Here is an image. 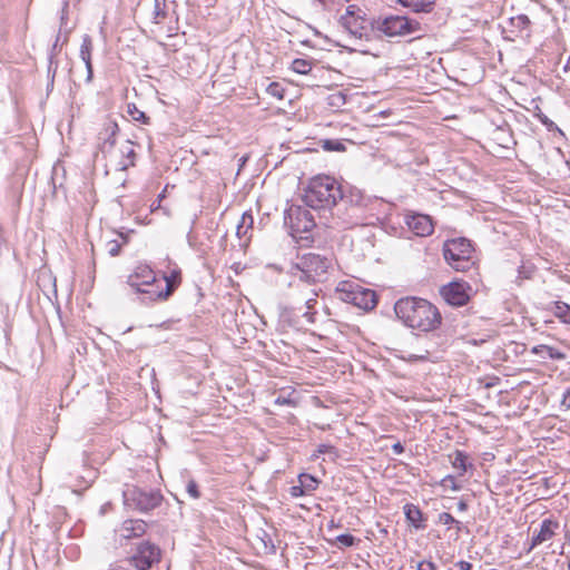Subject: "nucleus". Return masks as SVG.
Segmentation results:
<instances>
[{"instance_id":"1","label":"nucleus","mask_w":570,"mask_h":570,"mask_svg":"<svg viewBox=\"0 0 570 570\" xmlns=\"http://www.w3.org/2000/svg\"><path fill=\"white\" fill-rule=\"evenodd\" d=\"M394 312L399 320L410 328L430 332L441 324L439 309L423 298L404 297L396 301Z\"/></svg>"},{"instance_id":"2","label":"nucleus","mask_w":570,"mask_h":570,"mask_svg":"<svg viewBox=\"0 0 570 570\" xmlns=\"http://www.w3.org/2000/svg\"><path fill=\"white\" fill-rule=\"evenodd\" d=\"M338 199H343L340 184L327 175L313 177L304 190L303 202L313 209L332 208Z\"/></svg>"},{"instance_id":"3","label":"nucleus","mask_w":570,"mask_h":570,"mask_svg":"<svg viewBox=\"0 0 570 570\" xmlns=\"http://www.w3.org/2000/svg\"><path fill=\"white\" fill-rule=\"evenodd\" d=\"M318 291L315 287H307L306 293L303 294L304 308L303 306L291 307L281 306L278 313V324L283 330H295L299 331L305 328L306 325L314 324L316 322L317 311L315 305L317 304Z\"/></svg>"},{"instance_id":"4","label":"nucleus","mask_w":570,"mask_h":570,"mask_svg":"<svg viewBox=\"0 0 570 570\" xmlns=\"http://www.w3.org/2000/svg\"><path fill=\"white\" fill-rule=\"evenodd\" d=\"M332 265L331 257L309 252L299 256L297 262L292 264L289 273L298 281L312 285L323 282Z\"/></svg>"},{"instance_id":"5","label":"nucleus","mask_w":570,"mask_h":570,"mask_svg":"<svg viewBox=\"0 0 570 570\" xmlns=\"http://www.w3.org/2000/svg\"><path fill=\"white\" fill-rule=\"evenodd\" d=\"M127 283L137 293L145 295L149 302L164 299L170 294V283L168 282L165 289H161L154 271L148 265H138L128 276Z\"/></svg>"},{"instance_id":"6","label":"nucleus","mask_w":570,"mask_h":570,"mask_svg":"<svg viewBox=\"0 0 570 570\" xmlns=\"http://www.w3.org/2000/svg\"><path fill=\"white\" fill-rule=\"evenodd\" d=\"M474 248L468 238L448 239L443 244L445 262L456 272H470L474 268Z\"/></svg>"},{"instance_id":"7","label":"nucleus","mask_w":570,"mask_h":570,"mask_svg":"<svg viewBox=\"0 0 570 570\" xmlns=\"http://www.w3.org/2000/svg\"><path fill=\"white\" fill-rule=\"evenodd\" d=\"M341 301L368 311L377 304L376 294L373 289L365 288L354 281H342L336 287Z\"/></svg>"},{"instance_id":"8","label":"nucleus","mask_w":570,"mask_h":570,"mask_svg":"<svg viewBox=\"0 0 570 570\" xmlns=\"http://www.w3.org/2000/svg\"><path fill=\"white\" fill-rule=\"evenodd\" d=\"M284 224L293 237L305 238L303 235L315 227V219L305 207L291 205L284 212Z\"/></svg>"},{"instance_id":"9","label":"nucleus","mask_w":570,"mask_h":570,"mask_svg":"<svg viewBox=\"0 0 570 570\" xmlns=\"http://www.w3.org/2000/svg\"><path fill=\"white\" fill-rule=\"evenodd\" d=\"M376 29L386 37H405L421 30V24L405 16H387L376 21Z\"/></svg>"},{"instance_id":"10","label":"nucleus","mask_w":570,"mask_h":570,"mask_svg":"<svg viewBox=\"0 0 570 570\" xmlns=\"http://www.w3.org/2000/svg\"><path fill=\"white\" fill-rule=\"evenodd\" d=\"M124 503L127 508L136 509L140 512H147L157 508L163 500L159 491L142 490L137 487L127 488L124 493Z\"/></svg>"},{"instance_id":"11","label":"nucleus","mask_w":570,"mask_h":570,"mask_svg":"<svg viewBox=\"0 0 570 570\" xmlns=\"http://www.w3.org/2000/svg\"><path fill=\"white\" fill-rule=\"evenodd\" d=\"M357 12L361 10L355 6H348L345 14L341 17L340 23L355 39H367L372 31V22Z\"/></svg>"},{"instance_id":"12","label":"nucleus","mask_w":570,"mask_h":570,"mask_svg":"<svg viewBox=\"0 0 570 570\" xmlns=\"http://www.w3.org/2000/svg\"><path fill=\"white\" fill-rule=\"evenodd\" d=\"M160 549L149 541L139 543L134 553L128 558V562L136 570H148L160 560Z\"/></svg>"},{"instance_id":"13","label":"nucleus","mask_w":570,"mask_h":570,"mask_svg":"<svg viewBox=\"0 0 570 570\" xmlns=\"http://www.w3.org/2000/svg\"><path fill=\"white\" fill-rule=\"evenodd\" d=\"M472 287L463 281H453L441 288L444 301L452 306H463L471 297Z\"/></svg>"},{"instance_id":"14","label":"nucleus","mask_w":570,"mask_h":570,"mask_svg":"<svg viewBox=\"0 0 570 570\" xmlns=\"http://www.w3.org/2000/svg\"><path fill=\"white\" fill-rule=\"evenodd\" d=\"M405 223L409 229L416 236L426 237L434 230L433 222L429 215L413 213L406 215Z\"/></svg>"},{"instance_id":"15","label":"nucleus","mask_w":570,"mask_h":570,"mask_svg":"<svg viewBox=\"0 0 570 570\" xmlns=\"http://www.w3.org/2000/svg\"><path fill=\"white\" fill-rule=\"evenodd\" d=\"M559 529V522L551 518H546L540 523V529L531 538V542L527 552H531L535 547L551 540L556 535V531Z\"/></svg>"},{"instance_id":"16","label":"nucleus","mask_w":570,"mask_h":570,"mask_svg":"<svg viewBox=\"0 0 570 570\" xmlns=\"http://www.w3.org/2000/svg\"><path fill=\"white\" fill-rule=\"evenodd\" d=\"M119 131V127L116 121L108 120L104 124V128L99 132V149L104 155H108L112 151L116 144V136Z\"/></svg>"},{"instance_id":"17","label":"nucleus","mask_w":570,"mask_h":570,"mask_svg":"<svg viewBox=\"0 0 570 570\" xmlns=\"http://www.w3.org/2000/svg\"><path fill=\"white\" fill-rule=\"evenodd\" d=\"M530 19L525 14H518L508 20V31L512 35L509 39L513 40L514 37L529 36Z\"/></svg>"},{"instance_id":"18","label":"nucleus","mask_w":570,"mask_h":570,"mask_svg":"<svg viewBox=\"0 0 570 570\" xmlns=\"http://www.w3.org/2000/svg\"><path fill=\"white\" fill-rule=\"evenodd\" d=\"M91 51H92V40L89 35H83L79 56L81 60L85 62L87 69V78L86 81L90 82L94 77L92 63H91Z\"/></svg>"},{"instance_id":"19","label":"nucleus","mask_w":570,"mask_h":570,"mask_svg":"<svg viewBox=\"0 0 570 570\" xmlns=\"http://www.w3.org/2000/svg\"><path fill=\"white\" fill-rule=\"evenodd\" d=\"M147 524L142 520H126L121 524L120 535L125 539L140 537L146 532Z\"/></svg>"},{"instance_id":"20","label":"nucleus","mask_w":570,"mask_h":570,"mask_svg":"<svg viewBox=\"0 0 570 570\" xmlns=\"http://www.w3.org/2000/svg\"><path fill=\"white\" fill-rule=\"evenodd\" d=\"M397 2L413 12H431L435 0H397Z\"/></svg>"},{"instance_id":"21","label":"nucleus","mask_w":570,"mask_h":570,"mask_svg":"<svg viewBox=\"0 0 570 570\" xmlns=\"http://www.w3.org/2000/svg\"><path fill=\"white\" fill-rule=\"evenodd\" d=\"M404 514L406 520L415 528L423 529V513L415 504L407 503L404 505Z\"/></svg>"},{"instance_id":"22","label":"nucleus","mask_w":570,"mask_h":570,"mask_svg":"<svg viewBox=\"0 0 570 570\" xmlns=\"http://www.w3.org/2000/svg\"><path fill=\"white\" fill-rule=\"evenodd\" d=\"M532 354L539 355L542 358H551V360H563L566 357L564 353L559 350H556L549 345H537L531 350Z\"/></svg>"},{"instance_id":"23","label":"nucleus","mask_w":570,"mask_h":570,"mask_svg":"<svg viewBox=\"0 0 570 570\" xmlns=\"http://www.w3.org/2000/svg\"><path fill=\"white\" fill-rule=\"evenodd\" d=\"M450 458L452 459V466L458 470L459 475H463L472 468V463L468 462V455L461 450H455Z\"/></svg>"},{"instance_id":"24","label":"nucleus","mask_w":570,"mask_h":570,"mask_svg":"<svg viewBox=\"0 0 570 570\" xmlns=\"http://www.w3.org/2000/svg\"><path fill=\"white\" fill-rule=\"evenodd\" d=\"M552 306L554 316L561 323L570 326V305L561 301H556L552 303Z\"/></svg>"},{"instance_id":"25","label":"nucleus","mask_w":570,"mask_h":570,"mask_svg":"<svg viewBox=\"0 0 570 570\" xmlns=\"http://www.w3.org/2000/svg\"><path fill=\"white\" fill-rule=\"evenodd\" d=\"M122 159L119 161V168L126 170L128 167L134 166L136 153L132 148V142L127 141V145L121 148Z\"/></svg>"},{"instance_id":"26","label":"nucleus","mask_w":570,"mask_h":570,"mask_svg":"<svg viewBox=\"0 0 570 570\" xmlns=\"http://www.w3.org/2000/svg\"><path fill=\"white\" fill-rule=\"evenodd\" d=\"M326 101L332 109H340L346 104V95L343 91H335L327 96Z\"/></svg>"},{"instance_id":"27","label":"nucleus","mask_w":570,"mask_h":570,"mask_svg":"<svg viewBox=\"0 0 570 570\" xmlns=\"http://www.w3.org/2000/svg\"><path fill=\"white\" fill-rule=\"evenodd\" d=\"M291 69L296 73L307 75L312 70V61L302 58L294 59Z\"/></svg>"},{"instance_id":"28","label":"nucleus","mask_w":570,"mask_h":570,"mask_svg":"<svg viewBox=\"0 0 570 570\" xmlns=\"http://www.w3.org/2000/svg\"><path fill=\"white\" fill-rule=\"evenodd\" d=\"M127 112L135 121H139L144 125H148L150 121V118L144 111L138 109V107L135 104H128Z\"/></svg>"},{"instance_id":"29","label":"nucleus","mask_w":570,"mask_h":570,"mask_svg":"<svg viewBox=\"0 0 570 570\" xmlns=\"http://www.w3.org/2000/svg\"><path fill=\"white\" fill-rule=\"evenodd\" d=\"M153 22L160 23L166 18V0H154Z\"/></svg>"},{"instance_id":"30","label":"nucleus","mask_w":570,"mask_h":570,"mask_svg":"<svg viewBox=\"0 0 570 570\" xmlns=\"http://www.w3.org/2000/svg\"><path fill=\"white\" fill-rule=\"evenodd\" d=\"M351 203L353 204L352 209L358 210L361 208H365L370 205H375L377 202H372L370 198L364 197L362 194H353L351 195Z\"/></svg>"},{"instance_id":"31","label":"nucleus","mask_w":570,"mask_h":570,"mask_svg":"<svg viewBox=\"0 0 570 570\" xmlns=\"http://www.w3.org/2000/svg\"><path fill=\"white\" fill-rule=\"evenodd\" d=\"M299 483L304 487L306 492H312L317 488L318 481L311 474L302 473L298 476Z\"/></svg>"},{"instance_id":"32","label":"nucleus","mask_w":570,"mask_h":570,"mask_svg":"<svg viewBox=\"0 0 570 570\" xmlns=\"http://www.w3.org/2000/svg\"><path fill=\"white\" fill-rule=\"evenodd\" d=\"M440 484H441L443 488H445V489H446V488H449V489H450V490H452V491H460V490L462 489V485H461V484H459V483L456 482L455 478H454L453 475H451V474L445 475V476L441 480Z\"/></svg>"},{"instance_id":"33","label":"nucleus","mask_w":570,"mask_h":570,"mask_svg":"<svg viewBox=\"0 0 570 570\" xmlns=\"http://www.w3.org/2000/svg\"><path fill=\"white\" fill-rule=\"evenodd\" d=\"M267 94L277 99H283L284 88L278 82H271L266 88Z\"/></svg>"},{"instance_id":"34","label":"nucleus","mask_w":570,"mask_h":570,"mask_svg":"<svg viewBox=\"0 0 570 570\" xmlns=\"http://www.w3.org/2000/svg\"><path fill=\"white\" fill-rule=\"evenodd\" d=\"M323 147L325 150H330V151H343L345 150V146L342 141L340 140H333V139H327L324 141L323 144Z\"/></svg>"},{"instance_id":"35","label":"nucleus","mask_w":570,"mask_h":570,"mask_svg":"<svg viewBox=\"0 0 570 570\" xmlns=\"http://www.w3.org/2000/svg\"><path fill=\"white\" fill-rule=\"evenodd\" d=\"M356 539L350 533H342L336 537L340 547L348 548L355 544Z\"/></svg>"},{"instance_id":"36","label":"nucleus","mask_w":570,"mask_h":570,"mask_svg":"<svg viewBox=\"0 0 570 570\" xmlns=\"http://www.w3.org/2000/svg\"><path fill=\"white\" fill-rule=\"evenodd\" d=\"M534 273V267L531 265H521L518 269V278L530 279Z\"/></svg>"},{"instance_id":"37","label":"nucleus","mask_w":570,"mask_h":570,"mask_svg":"<svg viewBox=\"0 0 570 570\" xmlns=\"http://www.w3.org/2000/svg\"><path fill=\"white\" fill-rule=\"evenodd\" d=\"M325 453H333L334 455H336V449L335 446L331 445V444H320L316 449V453H314L312 455V458H317L320 454H325Z\"/></svg>"},{"instance_id":"38","label":"nucleus","mask_w":570,"mask_h":570,"mask_svg":"<svg viewBox=\"0 0 570 570\" xmlns=\"http://www.w3.org/2000/svg\"><path fill=\"white\" fill-rule=\"evenodd\" d=\"M186 490H187V493L193 498V499H198L200 497V493L198 491V485L197 483L194 481V480H190L187 485H186Z\"/></svg>"},{"instance_id":"39","label":"nucleus","mask_w":570,"mask_h":570,"mask_svg":"<svg viewBox=\"0 0 570 570\" xmlns=\"http://www.w3.org/2000/svg\"><path fill=\"white\" fill-rule=\"evenodd\" d=\"M456 520L448 512H442L439 514V523L444 525H453Z\"/></svg>"},{"instance_id":"40","label":"nucleus","mask_w":570,"mask_h":570,"mask_svg":"<svg viewBox=\"0 0 570 570\" xmlns=\"http://www.w3.org/2000/svg\"><path fill=\"white\" fill-rule=\"evenodd\" d=\"M537 117L540 120V122L544 125L549 130L557 128L556 124L552 120H550L544 114L539 112Z\"/></svg>"},{"instance_id":"41","label":"nucleus","mask_w":570,"mask_h":570,"mask_svg":"<svg viewBox=\"0 0 570 570\" xmlns=\"http://www.w3.org/2000/svg\"><path fill=\"white\" fill-rule=\"evenodd\" d=\"M417 570H436V566L434 562L430 560H423L417 563Z\"/></svg>"},{"instance_id":"42","label":"nucleus","mask_w":570,"mask_h":570,"mask_svg":"<svg viewBox=\"0 0 570 570\" xmlns=\"http://www.w3.org/2000/svg\"><path fill=\"white\" fill-rule=\"evenodd\" d=\"M306 493L304 487L302 485V483H299L298 485H293L291 488V495L293 498H298V497H302Z\"/></svg>"},{"instance_id":"43","label":"nucleus","mask_w":570,"mask_h":570,"mask_svg":"<svg viewBox=\"0 0 570 570\" xmlns=\"http://www.w3.org/2000/svg\"><path fill=\"white\" fill-rule=\"evenodd\" d=\"M88 484H90L97 478L96 469H87L86 475L81 476Z\"/></svg>"},{"instance_id":"44","label":"nucleus","mask_w":570,"mask_h":570,"mask_svg":"<svg viewBox=\"0 0 570 570\" xmlns=\"http://www.w3.org/2000/svg\"><path fill=\"white\" fill-rule=\"evenodd\" d=\"M166 189H164L157 197V199L150 205V212L154 213L160 208L161 200L165 198Z\"/></svg>"},{"instance_id":"45","label":"nucleus","mask_w":570,"mask_h":570,"mask_svg":"<svg viewBox=\"0 0 570 570\" xmlns=\"http://www.w3.org/2000/svg\"><path fill=\"white\" fill-rule=\"evenodd\" d=\"M166 281V286L168 285V282L170 283V292L173 291V287L178 283L179 279V273L173 272L170 277H164Z\"/></svg>"},{"instance_id":"46","label":"nucleus","mask_w":570,"mask_h":570,"mask_svg":"<svg viewBox=\"0 0 570 570\" xmlns=\"http://www.w3.org/2000/svg\"><path fill=\"white\" fill-rule=\"evenodd\" d=\"M429 352L425 354H409L406 357H404L407 361H426L429 357Z\"/></svg>"},{"instance_id":"47","label":"nucleus","mask_w":570,"mask_h":570,"mask_svg":"<svg viewBox=\"0 0 570 570\" xmlns=\"http://www.w3.org/2000/svg\"><path fill=\"white\" fill-rule=\"evenodd\" d=\"M561 405L564 406L566 409H570V389H567L563 392Z\"/></svg>"},{"instance_id":"48","label":"nucleus","mask_w":570,"mask_h":570,"mask_svg":"<svg viewBox=\"0 0 570 570\" xmlns=\"http://www.w3.org/2000/svg\"><path fill=\"white\" fill-rule=\"evenodd\" d=\"M275 403L276 404H279V405H294L295 402L293 400H291L289 397H285V396H278L276 400H275Z\"/></svg>"},{"instance_id":"49","label":"nucleus","mask_w":570,"mask_h":570,"mask_svg":"<svg viewBox=\"0 0 570 570\" xmlns=\"http://www.w3.org/2000/svg\"><path fill=\"white\" fill-rule=\"evenodd\" d=\"M455 567L459 570H471L472 569V563H470L469 561L460 560V561H458L455 563Z\"/></svg>"},{"instance_id":"50","label":"nucleus","mask_w":570,"mask_h":570,"mask_svg":"<svg viewBox=\"0 0 570 570\" xmlns=\"http://www.w3.org/2000/svg\"><path fill=\"white\" fill-rule=\"evenodd\" d=\"M120 252V245L117 242H112L109 247V254L111 256H117Z\"/></svg>"},{"instance_id":"51","label":"nucleus","mask_w":570,"mask_h":570,"mask_svg":"<svg viewBox=\"0 0 570 570\" xmlns=\"http://www.w3.org/2000/svg\"><path fill=\"white\" fill-rule=\"evenodd\" d=\"M392 451L395 454H402L404 452V446L400 442H396L392 445Z\"/></svg>"},{"instance_id":"52","label":"nucleus","mask_w":570,"mask_h":570,"mask_svg":"<svg viewBox=\"0 0 570 570\" xmlns=\"http://www.w3.org/2000/svg\"><path fill=\"white\" fill-rule=\"evenodd\" d=\"M458 510H459L460 512H464V511H466V510H468V503H466L464 500H460V501L458 502Z\"/></svg>"},{"instance_id":"53","label":"nucleus","mask_w":570,"mask_h":570,"mask_svg":"<svg viewBox=\"0 0 570 570\" xmlns=\"http://www.w3.org/2000/svg\"><path fill=\"white\" fill-rule=\"evenodd\" d=\"M563 72L569 73V81H570V57L567 59V62L563 66Z\"/></svg>"},{"instance_id":"54","label":"nucleus","mask_w":570,"mask_h":570,"mask_svg":"<svg viewBox=\"0 0 570 570\" xmlns=\"http://www.w3.org/2000/svg\"><path fill=\"white\" fill-rule=\"evenodd\" d=\"M456 528V531L460 532L462 530V523L456 520V522L453 523Z\"/></svg>"},{"instance_id":"55","label":"nucleus","mask_w":570,"mask_h":570,"mask_svg":"<svg viewBox=\"0 0 570 570\" xmlns=\"http://www.w3.org/2000/svg\"><path fill=\"white\" fill-rule=\"evenodd\" d=\"M566 540L568 541V543H570V531L566 532Z\"/></svg>"},{"instance_id":"56","label":"nucleus","mask_w":570,"mask_h":570,"mask_svg":"<svg viewBox=\"0 0 570 570\" xmlns=\"http://www.w3.org/2000/svg\"><path fill=\"white\" fill-rule=\"evenodd\" d=\"M246 159H247V157H242V158L239 159V161H240V166H243V165L245 164Z\"/></svg>"},{"instance_id":"57","label":"nucleus","mask_w":570,"mask_h":570,"mask_svg":"<svg viewBox=\"0 0 570 570\" xmlns=\"http://www.w3.org/2000/svg\"><path fill=\"white\" fill-rule=\"evenodd\" d=\"M242 227H243L242 225H239V226L237 227V234H238V235H240Z\"/></svg>"},{"instance_id":"58","label":"nucleus","mask_w":570,"mask_h":570,"mask_svg":"<svg viewBox=\"0 0 570 570\" xmlns=\"http://www.w3.org/2000/svg\"><path fill=\"white\" fill-rule=\"evenodd\" d=\"M68 8V1L66 0L65 3H63V10Z\"/></svg>"},{"instance_id":"59","label":"nucleus","mask_w":570,"mask_h":570,"mask_svg":"<svg viewBox=\"0 0 570 570\" xmlns=\"http://www.w3.org/2000/svg\"><path fill=\"white\" fill-rule=\"evenodd\" d=\"M51 67H52V60H50V65L48 67L49 72L51 71Z\"/></svg>"},{"instance_id":"60","label":"nucleus","mask_w":570,"mask_h":570,"mask_svg":"<svg viewBox=\"0 0 570 570\" xmlns=\"http://www.w3.org/2000/svg\"><path fill=\"white\" fill-rule=\"evenodd\" d=\"M567 568H568V570H570V559H569Z\"/></svg>"}]
</instances>
